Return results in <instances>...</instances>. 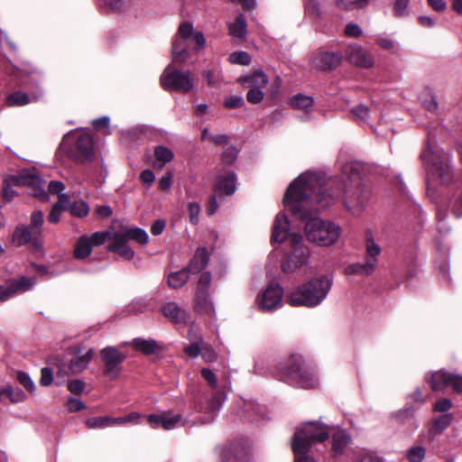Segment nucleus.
Wrapping results in <instances>:
<instances>
[{"label":"nucleus","mask_w":462,"mask_h":462,"mask_svg":"<svg viewBox=\"0 0 462 462\" xmlns=\"http://www.w3.org/2000/svg\"><path fill=\"white\" fill-rule=\"evenodd\" d=\"M356 120L365 122L369 116V109L364 105H359L351 110Z\"/></svg>","instance_id":"6e6d98bb"},{"label":"nucleus","mask_w":462,"mask_h":462,"mask_svg":"<svg viewBox=\"0 0 462 462\" xmlns=\"http://www.w3.org/2000/svg\"><path fill=\"white\" fill-rule=\"evenodd\" d=\"M189 271L185 268L171 273L168 277V284L172 288L183 286L189 279Z\"/></svg>","instance_id":"ea45409f"},{"label":"nucleus","mask_w":462,"mask_h":462,"mask_svg":"<svg viewBox=\"0 0 462 462\" xmlns=\"http://www.w3.org/2000/svg\"><path fill=\"white\" fill-rule=\"evenodd\" d=\"M350 441L349 436L345 431H338L333 435V452L339 455Z\"/></svg>","instance_id":"a19ab883"},{"label":"nucleus","mask_w":462,"mask_h":462,"mask_svg":"<svg viewBox=\"0 0 462 462\" xmlns=\"http://www.w3.org/2000/svg\"><path fill=\"white\" fill-rule=\"evenodd\" d=\"M211 282V275L208 273H201L199 280L198 282L196 293H209L208 288Z\"/></svg>","instance_id":"603ef678"},{"label":"nucleus","mask_w":462,"mask_h":462,"mask_svg":"<svg viewBox=\"0 0 462 462\" xmlns=\"http://www.w3.org/2000/svg\"><path fill=\"white\" fill-rule=\"evenodd\" d=\"M246 28V21L243 14H239L233 23L228 24L229 34L236 38H244Z\"/></svg>","instance_id":"f704fd0d"},{"label":"nucleus","mask_w":462,"mask_h":462,"mask_svg":"<svg viewBox=\"0 0 462 462\" xmlns=\"http://www.w3.org/2000/svg\"><path fill=\"white\" fill-rule=\"evenodd\" d=\"M203 343L201 337H199L197 341L192 342L189 346L185 348V353L189 355L190 357H197L201 354L202 346L199 344Z\"/></svg>","instance_id":"4d7b16f0"},{"label":"nucleus","mask_w":462,"mask_h":462,"mask_svg":"<svg viewBox=\"0 0 462 462\" xmlns=\"http://www.w3.org/2000/svg\"><path fill=\"white\" fill-rule=\"evenodd\" d=\"M101 356L106 365V374L113 378L116 377L125 355L120 353L116 347L109 346L102 349Z\"/></svg>","instance_id":"dca6fc26"},{"label":"nucleus","mask_w":462,"mask_h":462,"mask_svg":"<svg viewBox=\"0 0 462 462\" xmlns=\"http://www.w3.org/2000/svg\"><path fill=\"white\" fill-rule=\"evenodd\" d=\"M345 34L348 37L358 38L362 36L363 32L359 25L350 23L345 27Z\"/></svg>","instance_id":"680f3d73"},{"label":"nucleus","mask_w":462,"mask_h":462,"mask_svg":"<svg viewBox=\"0 0 462 462\" xmlns=\"http://www.w3.org/2000/svg\"><path fill=\"white\" fill-rule=\"evenodd\" d=\"M365 252L367 254L366 260H375L376 265L378 264V256L381 254L380 245L374 241L372 232L367 230L365 232Z\"/></svg>","instance_id":"72a5a7b5"},{"label":"nucleus","mask_w":462,"mask_h":462,"mask_svg":"<svg viewBox=\"0 0 462 462\" xmlns=\"http://www.w3.org/2000/svg\"><path fill=\"white\" fill-rule=\"evenodd\" d=\"M132 345L140 352L145 355L154 354L161 350V346L153 339L135 338Z\"/></svg>","instance_id":"2f4dec72"},{"label":"nucleus","mask_w":462,"mask_h":462,"mask_svg":"<svg viewBox=\"0 0 462 462\" xmlns=\"http://www.w3.org/2000/svg\"><path fill=\"white\" fill-rule=\"evenodd\" d=\"M332 284L333 280L328 275L314 277L290 292L287 302L294 307H316L327 298Z\"/></svg>","instance_id":"f03ea898"},{"label":"nucleus","mask_w":462,"mask_h":462,"mask_svg":"<svg viewBox=\"0 0 462 462\" xmlns=\"http://www.w3.org/2000/svg\"><path fill=\"white\" fill-rule=\"evenodd\" d=\"M329 438V429L319 422H307L300 426L294 434L291 448L294 455L308 453L310 448Z\"/></svg>","instance_id":"20e7f679"},{"label":"nucleus","mask_w":462,"mask_h":462,"mask_svg":"<svg viewBox=\"0 0 462 462\" xmlns=\"http://www.w3.org/2000/svg\"><path fill=\"white\" fill-rule=\"evenodd\" d=\"M452 406V402L449 399L442 398L436 402L434 405V411L438 412H444L448 411Z\"/></svg>","instance_id":"69168bd1"},{"label":"nucleus","mask_w":462,"mask_h":462,"mask_svg":"<svg viewBox=\"0 0 462 462\" xmlns=\"http://www.w3.org/2000/svg\"><path fill=\"white\" fill-rule=\"evenodd\" d=\"M67 208L70 214L77 217H84L89 212L88 204L83 200H78L71 204H68Z\"/></svg>","instance_id":"79ce46f5"},{"label":"nucleus","mask_w":462,"mask_h":462,"mask_svg":"<svg viewBox=\"0 0 462 462\" xmlns=\"http://www.w3.org/2000/svg\"><path fill=\"white\" fill-rule=\"evenodd\" d=\"M75 149L78 156L87 161H93L95 157L93 140L88 134L82 133L77 136Z\"/></svg>","instance_id":"a211bd4d"},{"label":"nucleus","mask_w":462,"mask_h":462,"mask_svg":"<svg viewBox=\"0 0 462 462\" xmlns=\"http://www.w3.org/2000/svg\"><path fill=\"white\" fill-rule=\"evenodd\" d=\"M263 91L260 88H249L246 94V99L251 104H259L263 101Z\"/></svg>","instance_id":"5fc2aeb1"},{"label":"nucleus","mask_w":462,"mask_h":462,"mask_svg":"<svg viewBox=\"0 0 462 462\" xmlns=\"http://www.w3.org/2000/svg\"><path fill=\"white\" fill-rule=\"evenodd\" d=\"M2 393H5V396L9 398L10 402L13 403L21 402L25 400V393L20 388H13L12 386H5L2 388Z\"/></svg>","instance_id":"37998d69"},{"label":"nucleus","mask_w":462,"mask_h":462,"mask_svg":"<svg viewBox=\"0 0 462 462\" xmlns=\"http://www.w3.org/2000/svg\"><path fill=\"white\" fill-rule=\"evenodd\" d=\"M325 184L324 177L316 172L307 171L300 174L288 187L283 198L284 206L300 217H303L301 211L311 207L314 202L320 208L331 206L339 192H328L324 188Z\"/></svg>","instance_id":"f257e3e1"},{"label":"nucleus","mask_w":462,"mask_h":462,"mask_svg":"<svg viewBox=\"0 0 462 462\" xmlns=\"http://www.w3.org/2000/svg\"><path fill=\"white\" fill-rule=\"evenodd\" d=\"M431 173L438 176L442 182H448L451 179V168L447 158L433 162Z\"/></svg>","instance_id":"cd10ccee"},{"label":"nucleus","mask_w":462,"mask_h":462,"mask_svg":"<svg viewBox=\"0 0 462 462\" xmlns=\"http://www.w3.org/2000/svg\"><path fill=\"white\" fill-rule=\"evenodd\" d=\"M69 202V196L61 194L59 197V200L53 205L51 213L48 217V220L51 223L56 224L60 221L61 213L67 208Z\"/></svg>","instance_id":"7c9ffc66"},{"label":"nucleus","mask_w":462,"mask_h":462,"mask_svg":"<svg viewBox=\"0 0 462 462\" xmlns=\"http://www.w3.org/2000/svg\"><path fill=\"white\" fill-rule=\"evenodd\" d=\"M147 421L152 429L162 428L166 430H172L183 423L181 414L170 411L150 414L147 416Z\"/></svg>","instance_id":"4468645a"},{"label":"nucleus","mask_w":462,"mask_h":462,"mask_svg":"<svg viewBox=\"0 0 462 462\" xmlns=\"http://www.w3.org/2000/svg\"><path fill=\"white\" fill-rule=\"evenodd\" d=\"M287 377L290 383L301 388H314L318 385L313 368L307 365L299 354L291 356Z\"/></svg>","instance_id":"423d86ee"},{"label":"nucleus","mask_w":462,"mask_h":462,"mask_svg":"<svg viewBox=\"0 0 462 462\" xmlns=\"http://www.w3.org/2000/svg\"><path fill=\"white\" fill-rule=\"evenodd\" d=\"M292 245V252L288 258L282 263V269L284 273H293L301 268L308 262L310 257V249L303 245L302 236L292 234L290 236Z\"/></svg>","instance_id":"1a4fd4ad"},{"label":"nucleus","mask_w":462,"mask_h":462,"mask_svg":"<svg viewBox=\"0 0 462 462\" xmlns=\"http://www.w3.org/2000/svg\"><path fill=\"white\" fill-rule=\"evenodd\" d=\"M290 105L294 109L310 112L314 106V99L311 97L298 94L290 99Z\"/></svg>","instance_id":"473e14b6"},{"label":"nucleus","mask_w":462,"mask_h":462,"mask_svg":"<svg viewBox=\"0 0 462 462\" xmlns=\"http://www.w3.org/2000/svg\"><path fill=\"white\" fill-rule=\"evenodd\" d=\"M310 60L318 69H333L341 63L342 56L337 52L319 50L310 55Z\"/></svg>","instance_id":"2eb2a0df"},{"label":"nucleus","mask_w":462,"mask_h":462,"mask_svg":"<svg viewBox=\"0 0 462 462\" xmlns=\"http://www.w3.org/2000/svg\"><path fill=\"white\" fill-rule=\"evenodd\" d=\"M224 105L227 108H236L244 106L245 101L241 96H231L225 99Z\"/></svg>","instance_id":"052dcab7"},{"label":"nucleus","mask_w":462,"mask_h":462,"mask_svg":"<svg viewBox=\"0 0 462 462\" xmlns=\"http://www.w3.org/2000/svg\"><path fill=\"white\" fill-rule=\"evenodd\" d=\"M160 82L163 89L188 93L194 88V79L190 71H182L168 65L161 75Z\"/></svg>","instance_id":"6e6552de"},{"label":"nucleus","mask_w":462,"mask_h":462,"mask_svg":"<svg viewBox=\"0 0 462 462\" xmlns=\"http://www.w3.org/2000/svg\"><path fill=\"white\" fill-rule=\"evenodd\" d=\"M51 364L56 369V376L60 377L62 381H64L67 377L69 376V369L67 367L66 364L59 357L54 356L51 359Z\"/></svg>","instance_id":"c03bdc74"},{"label":"nucleus","mask_w":462,"mask_h":462,"mask_svg":"<svg viewBox=\"0 0 462 462\" xmlns=\"http://www.w3.org/2000/svg\"><path fill=\"white\" fill-rule=\"evenodd\" d=\"M238 82L247 88L263 89L269 83V78L263 70L259 69L240 77Z\"/></svg>","instance_id":"6ab92c4d"},{"label":"nucleus","mask_w":462,"mask_h":462,"mask_svg":"<svg viewBox=\"0 0 462 462\" xmlns=\"http://www.w3.org/2000/svg\"><path fill=\"white\" fill-rule=\"evenodd\" d=\"M20 183L26 185L31 189L30 193L33 197L41 198L42 199H48V194L42 187V180L36 175H24L21 177Z\"/></svg>","instance_id":"4be33fe9"},{"label":"nucleus","mask_w":462,"mask_h":462,"mask_svg":"<svg viewBox=\"0 0 462 462\" xmlns=\"http://www.w3.org/2000/svg\"><path fill=\"white\" fill-rule=\"evenodd\" d=\"M154 157L156 159V163L159 164V168L162 169L166 163L173 160L174 153L170 148L163 145H158L154 148Z\"/></svg>","instance_id":"e433bc0d"},{"label":"nucleus","mask_w":462,"mask_h":462,"mask_svg":"<svg viewBox=\"0 0 462 462\" xmlns=\"http://www.w3.org/2000/svg\"><path fill=\"white\" fill-rule=\"evenodd\" d=\"M13 242L17 246L31 245L33 248H42V235L25 225L18 226L13 234Z\"/></svg>","instance_id":"ddd939ff"},{"label":"nucleus","mask_w":462,"mask_h":462,"mask_svg":"<svg viewBox=\"0 0 462 462\" xmlns=\"http://www.w3.org/2000/svg\"><path fill=\"white\" fill-rule=\"evenodd\" d=\"M162 311L163 315L171 322H185L187 313L174 302H169L162 306Z\"/></svg>","instance_id":"a878e982"},{"label":"nucleus","mask_w":462,"mask_h":462,"mask_svg":"<svg viewBox=\"0 0 462 462\" xmlns=\"http://www.w3.org/2000/svg\"><path fill=\"white\" fill-rule=\"evenodd\" d=\"M53 380V372L51 369L48 367H44L41 371V379L40 383L43 386H48L52 383Z\"/></svg>","instance_id":"e2e57ef3"},{"label":"nucleus","mask_w":462,"mask_h":462,"mask_svg":"<svg viewBox=\"0 0 462 462\" xmlns=\"http://www.w3.org/2000/svg\"><path fill=\"white\" fill-rule=\"evenodd\" d=\"M216 189L226 195H231L236 191V174L227 172L226 175L219 176Z\"/></svg>","instance_id":"c756f323"},{"label":"nucleus","mask_w":462,"mask_h":462,"mask_svg":"<svg viewBox=\"0 0 462 462\" xmlns=\"http://www.w3.org/2000/svg\"><path fill=\"white\" fill-rule=\"evenodd\" d=\"M109 421H111V417L109 416L92 417L87 420L86 425L89 429H104L110 427Z\"/></svg>","instance_id":"a18cd8bd"},{"label":"nucleus","mask_w":462,"mask_h":462,"mask_svg":"<svg viewBox=\"0 0 462 462\" xmlns=\"http://www.w3.org/2000/svg\"><path fill=\"white\" fill-rule=\"evenodd\" d=\"M188 211L190 222L194 225L198 224L199 216L200 213V206L196 202H189L188 205Z\"/></svg>","instance_id":"bf43d9fd"},{"label":"nucleus","mask_w":462,"mask_h":462,"mask_svg":"<svg viewBox=\"0 0 462 462\" xmlns=\"http://www.w3.org/2000/svg\"><path fill=\"white\" fill-rule=\"evenodd\" d=\"M375 269V260H365L364 263H356L347 265L345 268V273L347 275H370Z\"/></svg>","instance_id":"b1692460"},{"label":"nucleus","mask_w":462,"mask_h":462,"mask_svg":"<svg viewBox=\"0 0 462 462\" xmlns=\"http://www.w3.org/2000/svg\"><path fill=\"white\" fill-rule=\"evenodd\" d=\"M344 55L350 64L357 68L371 69L375 63L372 52L357 43L348 44L345 49Z\"/></svg>","instance_id":"9b49d317"},{"label":"nucleus","mask_w":462,"mask_h":462,"mask_svg":"<svg viewBox=\"0 0 462 462\" xmlns=\"http://www.w3.org/2000/svg\"><path fill=\"white\" fill-rule=\"evenodd\" d=\"M194 310L198 313L205 315H213L214 306L210 300L209 293H195Z\"/></svg>","instance_id":"bb28decb"},{"label":"nucleus","mask_w":462,"mask_h":462,"mask_svg":"<svg viewBox=\"0 0 462 462\" xmlns=\"http://www.w3.org/2000/svg\"><path fill=\"white\" fill-rule=\"evenodd\" d=\"M228 60L232 64L248 65L251 62V57L245 51H235L229 55Z\"/></svg>","instance_id":"09e8293b"},{"label":"nucleus","mask_w":462,"mask_h":462,"mask_svg":"<svg viewBox=\"0 0 462 462\" xmlns=\"http://www.w3.org/2000/svg\"><path fill=\"white\" fill-rule=\"evenodd\" d=\"M43 222V213L41 210H34L31 215V224L29 226L36 231H39V233L42 235Z\"/></svg>","instance_id":"8fccbe9b"},{"label":"nucleus","mask_w":462,"mask_h":462,"mask_svg":"<svg viewBox=\"0 0 462 462\" xmlns=\"http://www.w3.org/2000/svg\"><path fill=\"white\" fill-rule=\"evenodd\" d=\"M237 153H238V151L236 150V147L234 146H228L226 147L223 152H222V155H221V160H222V162L225 163V164H232L236 157H237Z\"/></svg>","instance_id":"864d4df0"},{"label":"nucleus","mask_w":462,"mask_h":462,"mask_svg":"<svg viewBox=\"0 0 462 462\" xmlns=\"http://www.w3.org/2000/svg\"><path fill=\"white\" fill-rule=\"evenodd\" d=\"M85 382L80 379L72 380L68 384L69 390L75 394L81 393L85 389Z\"/></svg>","instance_id":"0e129e2a"},{"label":"nucleus","mask_w":462,"mask_h":462,"mask_svg":"<svg viewBox=\"0 0 462 462\" xmlns=\"http://www.w3.org/2000/svg\"><path fill=\"white\" fill-rule=\"evenodd\" d=\"M305 234L310 242L319 246H329L339 239L341 229L333 222L314 217L306 223Z\"/></svg>","instance_id":"39448f33"},{"label":"nucleus","mask_w":462,"mask_h":462,"mask_svg":"<svg viewBox=\"0 0 462 462\" xmlns=\"http://www.w3.org/2000/svg\"><path fill=\"white\" fill-rule=\"evenodd\" d=\"M368 0H337V5L346 10H352L356 8H362L365 6Z\"/></svg>","instance_id":"3c124183"},{"label":"nucleus","mask_w":462,"mask_h":462,"mask_svg":"<svg viewBox=\"0 0 462 462\" xmlns=\"http://www.w3.org/2000/svg\"><path fill=\"white\" fill-rule=\"evenodd\" d=\"M39 97L33 96L32 97H30L26 93L23 91H16L7 97V103L9 106H25L29 104L32 101L38 100Z\"/></svg>","instance_id":"58836bf2"},{"label":"nucleus","mask_w":462,"mask_h":462,"mask_svg":"<svg viewBox=\"0 0 462 462\" xmlns=\"http://www.w3.org/2000/svg\"><path fill=\"white\" fill-rule=\"evenodd\" d=\"M453 420L451 413H446L437 418L430 428V433L432 435H440L443 431L450 425Z\"/></svg>","instance_id":"4c0bfd02"},{"label":"nucleus","mask_w":462,"mask_h":462,"mask_svg":"<svg viewBox=\"0 0 462 462\" xmlns=\"http://www.w3.org/2000/svg\"><path fill=\"white\" fill-rule=\"evenodd\" d=\"M92 245L87 236L79 238L74 248V255L78 259H85L90 255Z\"/></svg>","instance_id":"c9c22d12"},{"label":"nucleus","mask_w":462,"mask_h":462,"mask_svg":"<svg viewBox=\"0 0 462 462\" xmlns=\"http://www.w3.org/2000/svg\"><path fill=\"white\" fill-rule=\"evenodd\" d=\"M36 282V278L34 277L21 276L16 280L11 281L5 290L9 296L12 297L16 293L31 290L35 285Z\"/></svg>","instance_id":"5701e85b"},{"label":"nucleus","mask_w":462,"mask_h":462,"mask_svg":"<svg viewBox=\"0 0 462 462\" xmlns=\"http://www.w3.org/2000/svg\"><path fill=\"white\" fill-rule=\"evenodd\" d=\"M113 233L111 232H96L92 234L91 236H88L89 239V242L93 246H98L103 245L106 240H109L111 242V236Z\"/></svg>","instance_id":"de8ad7c7"},{"label":"nucleus","mask_w":462,"mask_h":462,"mask_svg":"<svg viewBox=\"0 0 462 462\" xmlns=\"http://www.w3.org/2000/svg\"><path fill=\"white\" fill-rule=\"evenodd\" d=\"M66 406L70 412L80 411L85 407L83 402L78 398H69Z\"/></svg>","instance_id":"774afa93"},{"label":"nucleus","mask_w":462,"mask_h":462,"mask_svg":"<svg viewBox=\"0 0 462 462\" xmlns=\"http://www.w3.org/2000/svg\"><path fill=\"white\" fill-rule=\"evenodd\" d=\"M434 391H442L447 387H452L456 392L462 393V375L448 373L446 371H437L430 375L429 379Z\"/></svg>","instance_id":"f8f14e48"},{"label":"nucleus","mask_w":462,"mask_h":462,"mask_svg":"<svg viewBox=\"0 0 462 462\" xmlns=\"http://www.w3.org/2000/svg\"><path fill=\"white\" fill-rule=\"evenodd\" d=\"M410 0H396L393 11L396 16L403 17L408 14V5Z\"/></svg>","instance_id":"13d9d810"},{"label":"nucleus","mask_w":462,"mask_h":462,"mask_svg":"<svg viewBox=\"0 0 462 462\" xmlns=\"http://www.w3.org/2000/svg\"><path fill=\"white\" fill-rule=\"evenodd\" d=\"M208 262V254L205 247L197 249L194 257L191 259L189 267V273H199L204 269Z\"/></svg>","instance_id":"c85d7f7f"},{"label":"nucleus","mask_w":462,"mask_h":462,"mask_svg":"<svg viewBox=\"0 0 462 462\" xmlns=\"http://www.w3.org/2000/svg\"><path fill=\"white\" fill-rule=\"evenodd\" d=\"M289 236V221L287 217L280 213L276 216L273 229L272 233V240L282 243Z\"/></svg>","instance_id":"412c9836"},{"label":"nucleus","mask_w":462,"mask_h":462,"mask_svg":"<svg viewBox=\"0 0 462 462\" xmlns=\"http://www.w3.org/2000/svg\"><path fill=\"white\" fill-rule=\"evenodd\" d=\"M191 42L196 44V51L203 50L206 46V39L201 32L195 31L190 23H182L172 42V58L177 62H185L189 55L188 47Z\"/></svg>","instance_id":"7ed1b4c3"},{"label":"nucleus","mask_w":462,"mask_h":462,"mask_svg":"<svg viewBox=\"0 0 462 462\" xmlns=\"http://www.w3.org/2000/svg\"><path fill=\"white\" fill-rule=\"evenodd\" d=\"M425 454L426 450L422 446H415L407 450V458L410 462H421Z\"/></svg>","instance_id":"49530a36"},{"label":"nucleus","mask_w":462,"mask_h":462,"mask_svg":"<svg viewBox=\"0 0 462 462\" xmlns=\"http://www.w3.org/2000/svg\"><path fill=\"white\" fill-rule=\"evenodd\" d=\"M127 241L133 240L141 245H146L149 241L147 232L140 227L125 226L117 231Z\"/></svg>","instance_id":"393cba45"},{"label":"nucleus","mask_w":462,"mask_h":462,"mask_svg":"<svg viewBox=\"0 0 462 462\" xmlns=\"http://www.w3.org/2000/svg\"><path fill=\"white\" fill-rule=\"evenodd\" d=\"M72 353L74 356L69 361V369L70 374H73L82 373L88 367L95 354L94 349L89 348L82 355L80 354V349L77 346L72 348Z\"/></svg>","instance_id":"f3484780"},{"label":"nucleus","mask_w":462,"mask_h":462,"mask_svg":"<svg viewBox=\"0 0 462 462\" xmlns=\"http://www.w3.org/2000/svg\"><path fill=\"white\" fill-rule=\"evenodd\" d=\"M107 249L112 252L118 253L122 257L130 260L134 256V250L127 245V240L125 239L118 232H113L111 236V243Z\"/></svg>","instance_id":"aec40b11"},{"label":"nucleus","mask_w":462,"mask_h":462,"mask_svg":"<svg viewBox=\"0 0 462 462\" xmlns=\"http://www.w3.org/2000/svg\"><path fill=\"white\" fill-rule=\"evenodd\" d=\"M173 174L171 171L166 172L159 181V188L162 190L170 189L172 184Z\"/></svg>","instance_id":"338daca9"},{"label":"nucleus","mask_w":462,"mask_h":462,"mask_svg":"<svg viewBox=\"0 0 462 462\" xmlns=\"http://www.w3.org/2000/svg\"><path fill=\"white\" fill-rule=\"evenodd\" d=\"M282 298L283 289L277 283H272L258 294L256 304L262 311L270 312L282 306Z\"/></svg>","instance_id":"9d476101"},{"label":"nucleus","mask_w":462,"mask_h":462,"mask_svg":"<svg viewBox=\"0 0 462 462\" xmlns=\"http://www.w3.org/2000/svg\"><path fill=\"white\" fill-rule=\"evenodd\" d=\"M344 193L345 204L353 215H359L370 199V191L361 184L357 173L349 178L348 184H344Z\"/></svg>","instance_id":"0eeeda50"}]
</instances>
